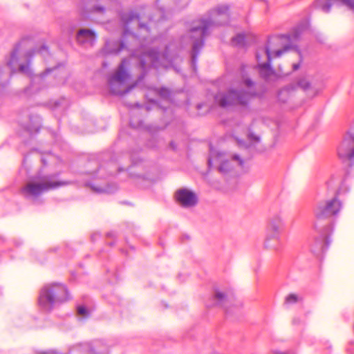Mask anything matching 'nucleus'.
<instances>
[{"label":"nucleus","mask_w":354,"mask_h":354,"mask_svg":"<svg viewBox=\"0 0 354 354\" xmlns=\"http://www.w3.org/2000/svg\"><path fill=\"white\" fill-rule=\"evenodd\" d=\"M348 190L344 182H342L335 192L334 197L322 200L315 204L313 209L315 229H318L319 231L324 229L333 230L335 220L342 208V203L338 197Z\"/></svg>","instance_id":"1"},{"label":"nucleus","mask_w":354,"mask_h":354,"mask_svg":"<svg viewBox=\"0 0 354 354\" xmlns=\"http://www.w3.org/2000/svg\"><path fill=\"white\" fill-rule=\"evenodd\" d=\"M28 41L22 39L19 43L16 44L12 50L10 52L8 57L5 58V64L0 66V85L5 86L11 75L19 71L21 73L29 74L30 72V64L31 59L35 53L42 54L43 51L48 53V48L45 45H43L38 50L30 49L25 54L26 64H18L19 53L21 47Z\"/></svg>","instance_id":"2"},{"label":"nucleus","mask_w":354,"mask_h":354,"mask_svg":"<svg viewBox=\"0 0 354 354\" xmlns=\"http://www.w3.org/2000/svg\"><path fill=\"white\" fill-rule=\"evenodd\" d=\"M241 82L248 90L230 88L226 92H220L214 97L216 103L221 108L232 106H248L250 100L257 95L256 83L250 77L242 75Z\"/></svg>","instance_id":"3"},{"label":"nucleus","mask_w":354,"mask_h":354,"mask_svg":"<svg viewBox=\"0 0 354 354\" xmlns=\"http://www.w3.org/2000/svg\"><path fill=\"white\" fill-rule=\"evenodd\" d=\"M59 174V172L44 174L41 170H39L31 177V181L21 188V192L26 198L38 197L44 192L66 185V182L58 180Z\"/></svg>","instance_id":"4"},{"label":"nucleus","mask_w":354,"mask_h":354,"mask_svg":"<svg viewBox=\"0 0 354 354\" xmlns=\"http://www.w3.org/2000/svg\"><path fill=\"white\" fill-rule=\"evenodd\" d=\"M304 27L297 26L293 28L290 34L281 35L277 36H273L268 39V44L265 47L264 53L267 57V62L265 63L260 62V55L257 52L256 54V58L258 62L257 68L259 70L260 77L266 82H269L273 80L276 77V73L274 70L271 67L272 55L270 51V44L274 41H281L286 39L288 41L292 42L299 39L300 35L302 33Z\"/></svg>","instance_id":"5"},{"label":"nucleus","mask_w":354,"mask_h":354,"mask_svg":"<svg viewBox=\"0 0 354 354\" xmlns=\"http://www.w3.org/2000/svg\"><path fill=\"white\" fill-rule=\"evenodd\" d=\"M214 24L213 19L208 17L194 20L190 25L189 37L193 40L191 64L194 70L196 69L198 56L204 46L205 39L209 35V29Z\"/></svg>","instance_id":"6"},{"label":"nucleus","mask_w":354,"mask_h":354,"mask_svg":"<svg viewBox=\"0 0 354 354\" xmlns=\"http://www.w3.org/2000/svg\"><path fill=\"white\" fill-rule=\"evenodd\" d=\"M70 299L65 285L54 283L44 286L40 290L38 299L39 305L47 311H51L56 306L68 301Z\"/></svg>","instance_id":"7"},{"label":"nucleus","mask_w":354,"mask_h":354,"mask_svg":"<svg viewBox=\"0 0 354 354\" xmlns=\"http://www.w3.org/2000/svg\"><path fill=\"white\" fill-rule=\"evenodd\" d=\"M285 223L280 214H274L270 218L267 227V236L265 247L277 250L280 246V234L284 230Z\"/></svg>","instance_id":"8"},{"label":"nucleus","mask_w":354,"mask_h":354,"mask_svg":"<svg viewBox=\"0 0 354 354\" xmlns=\"http://www.w3.org/2000/svg\"><path fill=\"white\" fill-rule=\"evenodd\" d=\"M315 230L319 233V236L315 239L313 243L310 246V250L313 253L318 255L320 253L324 252L328 248L331 241L330 236L333 230L324 229L319 231L318 229Z\"/></svg>","instance_id":"9"},{"label":"nucleus","mask_w":354,"mask_h":354,"mask_svg":"<svg viewBox=\"0 0 354 354\" xmlns=\"http://www.w3.org/2000/svg\"><path fill=\"white\" fill-rule=\"evenodd\" d=\"M128 64V61L127 59L124 58L121 61L120 65L118 67L115 73L109 79V84L111 91V93L113 94H119L120 92L116 91L114 89V86L116 82L118 83H124L129 77V75L127 71V65Z\"/></svg>","instance_id":"10"},{"label":"nucleus","mask_w":354,"mask_h":354,"mask_svg":"<svg viewBox=\"0 0 354 354\" xmlns=\"http://www.w3.org/2000/svg\"><path fill=\"white\" fill-rule=\"evenodd\" d=\"M175 196L177 201L185 207H194L198 203V197L196 194L187 188L178 189Z\"/></svg>","instance_id":"11"},{"label":"nucleus","mask_w":354,"mask_h":354,"mask_svg":"<svg viewBox=\"0 0 354 354\" xmlns=\"http://www.w3.org/2000/svg\"><path fill=\"white\" fill-rule=\"evenodd\" d=\"M335 3H338L350 10H354V0H315L313 6L315 8L320 10L325 13H328L330 12L331 7Z\"/></svg>","instance_id":"12"},{"label":"nucleus","mask_w":354,"mask_h":354,"mask_svg":"<svg viewBox=\"0 0 354 354\" xmlns=\"http://www.w3.org/2000/svg\"><path fill=\"white\" fill-rule=\"evenodd\" d=\"M120 19L125 27L123 35L124 37L127 34H131L129 30V27L132 23H136L140 29H145L147 32L149 31L147 25L141 22L139 15L133 11L122 13Z\"/></svg>","instance_id":"13"},{"label":"nucleus","mask_w":354,"mask_h":354,"mask_svg":"<svg viewBox=\"0 0 354 354\" xmlns=\"http://www.w3.org/2000/svg\"><path fill=\"white\" fill-rule=\"evenodd\" d=\"M232 295L216 290L212 298L213 304H209L207 306H218L223 307L225 309V313L229 314L230 311L227 307V304L232 301Z\"/></svg>","instance_id":"14"},{"label":"nucleus","mask_w":354,"mask_h":354,"mask_svg":"<svg viewBox=\"0 0 354 354\" xmlns=\"http://www.w3.org/2000/svg\"><path fill=\"white\" fill-rule=\"evenodd\" d=\"M159 57V53L155 50H149L143 53L139 59V67L143 71V74L140 79L143 78L145 75V71L148 62H150L151 65L156 66V62Z\"/></svg>","instance_id":"15"},{"label":"nucleus","mask_w":354,"mask_h":354,"mask_svg":"<svg viewBox=\"0 0 354 354\" xmlns=\"http://www.w3.org/2000/svg\"><path fill=\"white\" fill-rule=\"evenodd\" d=\"M95 33L90 29H80L76 35V40L81 45L88 44L93 46L95 41Z\"/></svg>","instance_id":"16"},{"label":"nucleus","mask_w":354,"mask_h":354,"mask_svg":"<svg viewBox=\"0 0 354 354\" xmlns=\"http://www.w3.org/2000/svg\"><path fill=\"white\" fill-rule=\"evenodd\" d=\"M108 0H89L86 5V11L89 13L104 15Z\"/></svg>","instance_id":"17"},{"label":"nucleus","mask_w":354,"mask_h":354,"mask_svg":"<svg viewBox=\"0 0 354 354\" xmlns=\"http://www.w3.org/2000/svg\"><path fill=\"white\" fill-rule=\"evenodd\" d=\"M126 48L127 46L124 41L123 39H118L107 41L104 50L106 54L117 55Z\"/></svg>","instance_id":"18"},{"label":"nucleus","mask_w":354,"mask_h":354,"mask_svg":"<svg viewBox=\"0 0 354 354\" xmlns=\"http://www.w3.org/2000/svg\"><path fill=\"white\" fill-rule=\"evenodd\" d=\"M233 168L231 162L228 160H223L218 167V171L221 174H227Z\"/></svg>","instance_id":"19"},{"label":"nucleus","mask_w":354,"mask_h":354,"mask_svg":"<svg viewBox=\"0 0 354 354\" xmlns=\"http://www.w3.org/2000/svg\"><path fill=\"white\" fill-rule=\"evenodd\" d=\"M245 37L244 34H238L232 39V43L234 46H243L245 44Z\"/></svg>","instance_id":"20"},{"label":"nucleus","mask_w":354,"mask_h":354,"mask_svg":"<svg viewBox=\"0 0 354 354\" xmlns=\"http://www.w3.org/2000/svg\"><path fill=\"white\" fill-rule=\"evenodd\" d=\"M297 86L304 91H307L310 87V83L306 77L299 78L297 81Z\"/></svg>","instance_id":"21"},{"label":"nucleus","mask_w":354,"mask_h":354,"mask_svg":"<svg viewBox=\"0 0 354 354\" xmlns=\"http://www.w3.org/2000/svg\"><path fill=\"white\" fill-rule=\"evenodd\" d=\"M299 301V297L297 295L290 293L287 295L285 298L284 304H296Z\"/></svg>","instance_id":"22"},{"label":"nucleus","mask_w":354,"mask_h":354,"mask_svg":"<svg viewBox=\"0 0 354 354\" xmlns=\"http://www.w3.org/2000/svg\"><path fill=\"white\" fill-rule=\"evenodd\" d=\"M229 7L227 6H218L212 12L216 13L218 15H226L228 16Z\"/></svg>","instance_id":"23"},{"label":"nucleus","mask_w":354,"mask_h":354,"mask_svg":"<svg viewBox=\"0 0 354 354\" xmlns=\"http://www.w3.org/2000/svg\"><path fill=\"white\" fill-rule=\"evenodd\" d=\"M292 47H293V46L291 44H288L284 46L283 48L274 51V57H279L282 54L288 51Z\"/></svg>","instance_id":"24"},{"label":"nucleus","mask_w":354,"mask_h":354,"mask_svg":"<svg viewBox=\"0 0 354 354\" xmlns=\"http://www.w3.org/2000/svg\"><path fill=\"white\" fill-rule=\"evenodd\" d=\"M158 95L163 99H169L171 96V91L169 88L161 87L158 91Z\"/></svg>","instance_id":"25"},{"label":"nucleus","mask_w":354,"mask_h":354,"mask_svg":"<svg viewBox=\"0 0 354 354\" xmlns=\"http://www.w3.org/2000/svg\"><path fill=\"white\" fill-rule=\"evenodd\" d=\"M77 312L79 315H82L83 317H88L89 315V312L87 308L84 306H80L77 308Z\"/></svg>","instance_id":"26"},{"label":"nucleus","mask_w":354,"mask_h":354,"mask_svg":"<svg viewBox=\"0 0 354 354\" xmlns=\"http://www.w3.org/2000/svg\"><path fill=\"white\" fill-rule=\"evenodd\" d=\"M248 137L250 141H253L255 142H259L260 141V137L254 135L253 133H250Z\"/></svg>","instance_id":"27"},{"label":"nucleus","mask_w":354,"mask_h":354,"mask_svg":"<svg viewBox=\"0 0 354 354\" xmlns=\"http://www.w3.org/2000/svg\"><path fill=\"white\" fill-rule=\"evenodd\" d=\"M232 159L234 160H237L239 162V165L242 166L243 165V160L240 158V156L237 154H235L232 156Z\"/></svg>","instance_id":"28"},{"label":"nucleus","mask_w":354,"mask_h":354,"mask_svg":"<svg viewBox=\"0 0 354 354\" xmlns=\"http://www.w3.org/2000/svg\"><path fill=\"white\" fill-rule=\"evenodd\" d=\"M136 176L138 178H140L144 180H152V178L147 174H139Z\"/></svg>","instance_id":"29"},{"label":"nucleus","mask_w":354,"mask_h":354,"mask_svg":"<svg viewBox=\"0 0 354 354\" xmlns=\"http://www.w3.org/2000/svg\"><path fill=\"white\" fill-rule=\"evenodd\" d=\"M293 325H299L301 323V320L299 317H294L292 320Z\"/></svg>","instance_id":"30"},{"label":"nucleus","mask_w":354,"mask_h":354,"mask_svg":"<svg viewBox=\"0 0 354 354\" xmlns=\"http://www.w3.org/2000/svg\"><path fill=\"white\" fill-rule=\"evenodd\" d=\"M300 66V64L299 63H297V64H292V70L293 71H297Z\"/></svg>","instance_id":"31"},{"label":"nucleus","mask_w":354,"mask_h":354,"mask_svg":"<svg viewBox=\"0 0 354 354\" xmlns=\"http://www.w3.org/2000/svg\"><path fill=\"white\" fill-rule=\"evenodd\" d=\"M92 189L97 192H102L103 191L102 189H101V188H95L94 187H92Z\"/></svg>","instance_id":"32"},{"label":"nucleus","mask_w":354,"mask_h":354,"mask_svg":"<svg viewBox=\"0 0 354 354\" xmlns=\"http://www.w3.org/2000/svg\"><path fill=\"white\" fill-rule=\"evenodd\" d=\"M51 71H52V69H50V68H47V69L46 70L45 73H44V74H41V75L44 77L46 74H48V73H49L50 72H51Z\"/></svg>","instance_id":"33"},{"label":"nucleus","mask_w":354,"mask_h":354,"mask_svg":"<svg viewBox=\"0 0 354 354\" xmlns=\"http://www.w3.org/2000/svg\"><path fill=\"white\" fill-rule=\"evenodd\" d=\"M41 162L43 163V165H44V166L47 165V161L46 160V159H45V158H42L41 159Z\"/></svg>","instance_id":"34"},{"label":"nucleus","mask_w":354,"mask_h":354,"mask_svg":"<svg viewBox=\"0 0 354 354\" xmlns=\"http://www.w3.org/2000/svg\"><path fill=\"white\" fill-rule=\"evenodd\" d=\"M170 146H171V147L173 149H176V146H175L174 142L173 141H171V142H170Z\"/></svg>","instance_id":"35"},{"label":"nucleus","mask_w":354,"mask_h":354,"mask_svg":"<svg viewBox=\"0 0 354 354\" xmlns=\"http://www.w3.org/2000/svg\"><path fill=\"white\" fill-rule=\"evenodd\" d=\"M239 144L240 146H245V144H244L243 141H239Z\"/></svg>","instance_id":"36"},{"label":"nucleus","mask_w":354,"mask_h":354,"mask_svg":"<svg viewBox=\"0 0 354 354\" xmlns=\"http://www.w3.org/2000/svg\"><path fill=\"white\" fill-rule=\"evenodd\" d=\"M211 164H212L211 159H210V158H209V159H208V165H209V166H210V165H211Z\"/></svg>","instance_id":"37"},{"label":"nucleus","mask_w":354,"mask_h":354,"mask_svg":"<svg viewBox=\"0 0 354 354\" xmlns=\"http://www.w3.org/2000/svg\"><path fill=\"white\" fill-rule=\"evenodd\" d=\"M276 354H286V353H282V352H277V353H276Z\"/></svg>","instance_id":"38"},{"label":"nucleus","mask_w":354,"mask_h":354,"mask_svg":"<svg viewBox=\"0 0 354 354\" xmlns=\"http://www.w3.org/2000/svg\"><path fill=\"white\" fill-rule=\"evenodd\" d=\"M176 4L179 5V4H180V2H179V1H180V0H176Z\"/></svg>","instance_id":"39"},{"label":"nucleus","mask_w":354,"mask_h":354,"mask_svg":"<svg viewBox=\"0 0 354 354\" xmlns=\"http://www.w3.org/2000/svg\"><path fill=\"white\" fill-rule=\"evenodd\" d=\"M111 235H112V234H111V233H108V234H107V236H111Z\"/></svg>","instance_id":"40"}]
</instances>
